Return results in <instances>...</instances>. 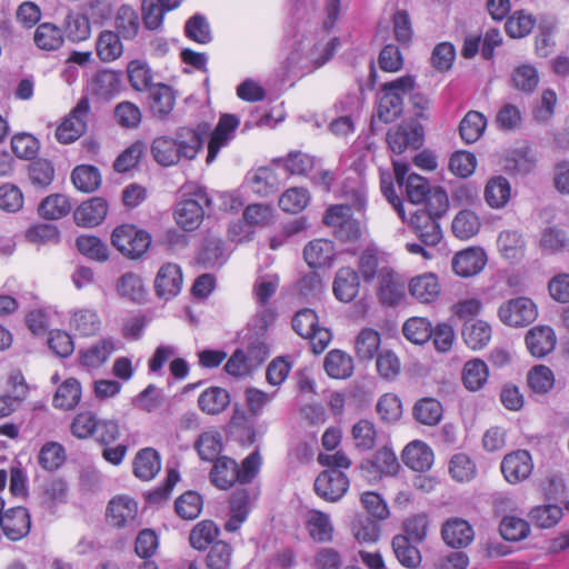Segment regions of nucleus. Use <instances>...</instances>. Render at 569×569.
<instances>
[{"label":"nucleus","mask_w":569,"mask_h":569,"mask_svg":"<svg viewBox=\"0 0 569 569\" xmlns=\"http://www.w3.org/2000/svg\"><path fill=\"white\" fill-rule=\"evenodd\" d=\"M351 433L357 449L367 451L375 447L377 431L371 421L367 419L358 421L353 425Z\"/></svg>","instance_id":"nucleus-63"},{"label":"nucleus","mask_w":569,"mask_h":569,"mask_svg":"<svg viewBox=\"0 0 569 569\" xmlns=\"http://www.w3.org/2000/svg\"><path fill=\"white\" fill-rule=\"evenodd\" d=\"M387 264H381L380 253L377 248H366L359 257V272L366 282L380 278V270Z\"/></svg>","instance_id":"nucleus-50"},{"label":"nucleus","mask_w":569,"mask_h":569,"mask_svg":"<svg viewBox=\"0 0 569 569\" xmlns=\"http://www.w3.org/2000/svg\"><path fill=\"white\" fill-rule=\"evenodd\" d=\"M182 190V198L174 208V220L184 231H193L201 224L204 207H210L211 198L202 187H184Z\"/></svg>","instance_id":"nucleus-3"},{"label":"nucleus","mask_w":569,"mask_h":569,"mask_svg":"<svg viewBox=\"0 0 569 569\" xmlns=\"http://www.w3.org/2000/svg\"><path fill=\"white\" fill-rule=\"evenodd\" d=\"M223 242L214 237L204 239L197 261L204 269L219 268L226 262Z\"/></svg>","instance_id":"nucleus-35"},{"label":"nucleus","mask_w":569,"mask_h":569,"mask_svg":"<svg viewBox=\"0 0 569 569\" xmlns=\"http://www.w3.org/2000/svg\"><path fill=\"white\" fill-rule=\"evenodd\" d=\"M488 367L481 359H472L466 362L462 370V382L470 391L480 390L488 379Z\"/></svg>","instance_id":"nucleus-42"},{"label":"nucleus","mask_w":569,"mask_h":569,"mask_svg":"<svg viewBox=\"0 0 569 569\" xmlns=\"http://www.w3.org/2000/svg\"><path fill=\"white\" fill-rule=\"evenodd\" d=\"M0 529L9 540H21L31 529L29 511L24 507H13L6 510L4 518L0 519Z\"/></svg>","instance_id":"nucleus-13"},{"label":"nucleus","mask_w":569,"mask_h":569,"mask_svg":"<svg viewBox=\"0 0 569 569\" xmlns=\"http://www.w3.org/2000/svg\"><path fill=\"white\" fill-rule=\"evenodd\" d=\"M176 103L173 89L164 83H156L149 90V107L152 116L159 120H166Z\"/></svg>","instance_id":"nucleus-21"},{"label":"nucleus","mask_w":569,"mask_h":569,"mask_svg":"<svg viewBox=\"0 0 569 569\" xmlns=\"http://www.w3.org/2000/svg\"><path fill=\"white\" fill-rule=\"evenodd\" d=\"M219 533L218 526L211 520L198 522L190 532V545L198 550H204L213 542Z\"/></svg>","instance_id":"nucleus-54"},{"label":"nucleus","mask_w":569,"mask_h":569,"mask_svg":"<svg viewBox=\"0 0 569 569\" xmlns=\"http://www.w3.org/2000/svg\"><path fill=\"white\" fill-rule=\"evenodd\" d=\"M487 127L486 117L478 111H469L460 122L459 132L463 141L473 143L478 141Z\"/></svg>","instance_id":"nucleus-44"},{"label":"nucleus","mask_w":569,"mask_h":569,"mask_svg":"<svg viewBox=\"0 0 569 569\" xmlns=\"http://www.w3.org/2000/svg\"><path fill=\"white\" fill-rule=\"evenodd\" d=\"M161 469V458L153 448L140 449L133 459V475L142 481L153 479Z\"/></svg>","instance_id":"nucleus-26"},{"label":"nucleus","mask_w":569,"mask_h":569,"mask_svg":"<svg viewBox=\"0 0 569 569\" xmlns=\"http://www.w3.org/2000/svg\"><path fill=\"white\" fill-rule=\"evenodd\" d=\"M309 536L316 542L326 543L333 540L335 527L330 516L320 510H311L306 520Z\"/></svg>","instance_id":"nucleus-27"},{"label":"nucleus","mask_w":569,"mask_h":569,"mask_svg":"<svg viewBox=\"0 0 569 569\" xmlns=\"http://www.w3.org/2000/svg\"><path fill=\"white\" fill-rule=\"evenodd\" d=\"M498 316L509 327H525L536 320L537 308L531 299L519 297L501 305Z\"/></svg>","instance_id":"nucleus-10"},{"label":"nucleus","mask_w":569,"mask_h":569,"mask_svg":"<svg viewBox=\"0 0 569 569\" xmlns=\"http://www.w3.org/2000/svg\"><path fill=\"white\" fill-rule=\"evenodd\" d=\"M360 288L359 273L349 267L340 268L335 277L333 293L342 302H351Z\"/></svg>","instance_id":"nucleus-25"},{"label":"nucleus","mask_w":569,"mask_h":569,"mask_svg":"<svg viewBox=\"0 0 569 569\" xmlns=\"http://www.w3.org/2000/svg\"><path fill=\"white\" fill-rule=\"evenodd\" d=\"M128 79L136 91H149L152 83L153 73L149 64L143 60H132L127 67Z\"/></svg>","instance_id":"nucleus-41"},{"label":"nucleus","mask_w":569,"mask_h":569,"mask_svg":"<svg viewBox=\"0 0 569 569\" xmlns=\"http://www.w3.org/2000/svg\"><path fill=\"white\" fill-rule=\"evenodd\" d=\"M182 286V271L176 263H164L154 279V290L159 298L170 300L176 297Z\"/></svg>","instance_id":"nucleus-14"},{"label":"nucleus","mask_w":569,"mask_h":569,"mask_svg":"<svg viewBox=\"0 0 569 569\" xmlns=\"http://www.w3.org/2000/svg\"><path fill=\"white\" fill-rule=\"evenodd\" d=\"M403 336L416 345H422L432 337V326L427 318L413 317L402 327Z\"/></svg>","instance_id":"nucleus-51"},{"label":"nucleus","mask_w":569,"mask_h":569,"mask_svg":"<svg viewBox=\"0 0 569 569\" xmlns=\"http://www.w3.org/2000/svg\"><path fill=\"white\" fill-rule=\"evenodd\" d=\"M391 545L396 558L403 567L413 569L421 563V553L413 540L397 535L392 538Z\"/></svg>","instance_id":"nucleus-36"},{"label":"nucleus","mask_w":569,"mask_h":569,"mask_svg":"<svg viewBox=\"0 0 569 569\" xmlns=\"http://www.w3.org/2000/svg\"><path fill=\"white\" fill-rule=\"evenodd\" d=\"M74 187L83 192H93L101 184V174L94 166H77L71 172Z\"/></svg>","instance_id":"nucleus-46"},{"label":"nucleus","mask_w":569,"mask_h":569,"mask_svg":"<svg viewBox=\"0 0 569 569\" xmlns=\"http://www.w3.org/2000/svg\"><path fill=\"white\" fill-rule=\"evenodd\" d=\"M66 460V450L62 445L49 441L40 449L38 461L39 465L49 471L57 470Z\"/></svg>","instance_id":"nucleus-57"},{"label":"nucleus","mask_w":569,"mask_h":569,"mask_svg":"<svg viewBox=\"0 0 569 569\" xmlns=\"http://www.w3.org/2000/svg\"><path fill=\"white\" fill-rule=\"evenodd\" d=\"M111 243L124 257L138 259L149 249L151 236L133 224H121L112 231Z\"/></svg>","instance_id":"nucleus-5"},{"label":"nucleus","mask_w":569,"mask_h":569,"mask_svg":"<svg viewBox=\"0 0 569 569\" xmlns=\"http://www.w3.org/2000/svg\"><path fill=\"white\" fill-rule=\"evenodd\" d=\"M479 218L470 210L460 211L452 221V232L461 240H468L478 233Z\"/></svg>","instance_id":"nucleus-55"},{"label":"nucleus","mask_w":569,"mask_h":569,"mask_svg":"<svg viewBox=\"0 0 569 569\" xmlns=\"http://www.w3.org/2000/svg\"><path fill=\"white\" fill-rule=\"evenodd\" d=\"M292 329L302 338L309 339L312 350L321 353L331 341V332L319 326L315 310L305 308L297 311L292 318Z\"/></svg>","instance_id":"nucleus-6"},{"label":"nucleus","mask_w":569,"mask_h":569,"mask_svg":"<svg viewBox=\"0 0 569 569\" xmlns=\"http://www.w3.org/2000/svg\"><path fill=\"white\" fill-rule=\"evenodd\" d=\"M441 536L449 547L460 549L472 542L475 532L467 520L450 518L442 525Z\"/></svg>","instance_id":"nucleus-18"},{"label":"nucleus","mask_w":569,"mask_h":569,"mask_svg":"<svg viewBox=\"0 0 569 569\" xmlns=\"http://www.w3.org/2000/svg\"><path fill=\"white\" fill-rule=\"evenodd\" d=\"M114 26L117 29V33H119L123 39L131 40L133 39L139 30V17L136 10L127 4L121 6L118 9Z\"/></svg>","instance_id":"nucleus-48"},{"label":"nucleus","mask_w":569,"mask_h":569,"mask_svg":"<svg viewBox=\"0 0 569 569\" xmlns=\"http://www.w3.org/2000/svg\"><path fill=\"white\" fill-rule=\"evenodd\" d=\"M239 126V119L234 114H222L214 130L210 133L208 143L207 163L210 164L217 158L220 149L228 144L233 131Z\"/></svg>","instance_id":"nucleus-17"},{"label":"nucleus","mask_w":569,"mask_h":569,"mask_svg":"<svg viewBox=\"0 0 569 569\" xmlns=\"http://www.w3.org/2000/svg\"><path fill=\"white\" fill-rule=\"evenodd\" d=\"M532 468V459L527 450L513 451L507 455L501 462V471L510 483H517L527 479Z\"/></svg>","instance_id":"nucleus-15"},{"label":"nucleus","mask_w":569,"mask_h":569,"mask_svg":"<svg viewBox=\"0 0 569 569\" xmlns=\"http://www.w3.org/2000/svg\"><path fill=\"white\" fill-rule=\"evenodd\" d=\"M511 196L509 181L501 176L491 178L485 188V199L487 203L495 209L507 204Z\"/></svg>","instance_id":"nucleus-39"},{"label":"nucleus","mask_w":569,"mask_h":569,"mask_svg":"<svg viewBox=\"0 0 569 569\" xmlns=\"http://www.w3.org/2000/svg\"><path fill=\"white\" fill-rule=\"evenodd\" d=\"M233 549L224 541L214 542L206 557V565L209 569H230Z\"/></svg>","instance_id":"nucleus-60"},{"label":"nucleus","mask_w":569,"mask_h":569,"mask_svg":"<svg viewBox=\"0 0 569 569\" xmlns=\"http://www.w3.org/2000/svg\"><path fill=\"white\" fill-rule=\"evenodd\" d=\"M501 537L508 541H520L528 537L530 532L529 523L518 517L507 516L499 526Z\"/></svg>","instance_id":"nucleus-62"},{"label":"nucleus","mask_w":569,"mask_h":569,"mask_svg":"<svg viewBox=\"0 0 569 569\" xmlns=\"http://www.w3.org/2000/svg\"><path fill=\"white\" fill-rule=\"evenodd\" d=\"M443 415V408L439 400L431 397H425L416 401L412 407V416L421 425L437 426Z\"/></svg>","instance_id":"nucleus-30"},{"label":"nucleus","mask_w":569,"mask_h":569,"mask_svg":"<svg viewBox=\"0 0 569 569\" xmlns=\"http://www.w3.org/2000/svg\"><path fill=\"white\" fill-rule=\"evenodd\" d=\"M487 262V256L480 248H469L455 254L452 259L453 271L461 277H471L479 273Z\"/></svg>","instance_id":"nucleus-20"},{"label":"nucleus","mask_w":569,"mask_h":569,"mask_svg":"<svg viewBox=\"0 0 569 569\" xmlns=\"http://www.w3.org/2000/svg\"><path fill=\"white\" fill-rule=\"evenodd\" d=\"M415 87L412 76H403L382 84L377 103V117L385 123L397 120L403 111V97Z\"/></svg>","instance_id":"nucleus-4"},{"label":"nucleus","mask_w":569,"mask_h":569,"mask_svg":"<svg viewBox=\"0 0 569 569\" xmlns=\"http://www.w3.org/2000/svg\"><path fill=\"white\" fill-rule=\"evenodd\" d=\"M325 31L309 21H301V10L297 9L295 22L289 27L284 39L288 69L311 72L329 61L340 46L338 38L323 43Z\"/></svg>","instance_id":"nucleus-1"},{"label":"nucleus","mask_w":569,"mask_h":569,"mask_svg":"<svg viewBox=\"0 0 569 569\" xmlns=\"http://www.w3.org/2000/svg\"><path fill=\"white\" fill-rule=\"evenodd\" d=\"M380 333L372 328L362 329L356 338L355 350L361 361L373 359L380 347Z\"/></svg>","instance_id":"nucleus-45"},{"label":"nucleus","mask_w":569,"mask_h":569,"mask_svg":"<svg viewBox=\"0 0 569 569\" xmlns=\"http://www.w3.org/2000/svg\"><path fill=\"white\" fill-rule=\"evenodd\" d=\"M76 246L79 252L89 259L102 262L109 258L107 244L96 236L81 234L76 239Z\"/></svg>","instance_id":"nucleus-53"},{"label":"nucleus","mask_w":569,"mask_h":569,"mask_svg":"<svg viewBox=\"0 0 569 569\" xmlns=\"http://www.w3.org/2000/svg\"><path fill=\"white\" fill-rule=\"evenodd\" d=\"M402 460L415 471H426L433 463V452L426 443L415 441L405 448Z\"/></svg>","instance_id":"nucleus-28"},{"label":"nucleus","mask_w":569,"mask_h":569,"mask_svg":"<svg viewBox=\"0 0 569 569\" xmlns=\"http://www.w3.org/2000/svg\"><path fill=\"white\" fill-rule=\"evenodd\" d=\"M71 203L67 196L56 193L44 198L39 204V214L48 220H58L71 211Z\"/></svg>","instance_id":"nucleus-43"},{"label":"nucleus","mask_w":569,"mask_h":569,"mask_svg":"<svg viewBox=\"0 0 569 569\" xmlns=\"http://www.w3.org/2000/svg\"><path fill=\"white\" fill-rule=\"evenodd\" d=\"M350 486L349 478L341 470L326 469L315 480V492L328 502H338L347 493Z\"/></svg>","instance_id":"nucleus-9"},{"label":"nucleus","mask_w":569,"mask_h":569,"mask_svg":"<svg viewBox=\"0 0 569 569\" xmlns=\"http://www.w3.org/2000/svg\"><path fill=\"white\" fill-rule=\"evenodd\" d=\"M90 113V101L82 97L56 130L59 142L68 144L79 139L86 131Z\"/></svg>","instance_id":"nucleus-7"},{"label":"nucleus","mask_w":569,"mask_h":569,"mask_svg":"<svg viewBox=\"0 0 569 569\" xmlns=\"http://www.w3.org/2000/svg\"><path fill=\"white\" fill-rule=\"evenodd\" d=\"M491 327L482 320L469 319L462 328V338L466 345L473 349H482L491 339Z\"/></svg>","instance_id":"nucleus-33"},{"label":"nucleus","mask_w":569,"mask_h":569,"mask_svg":"<svg viewBox=\"0 0 569 569\" xmlns=\"http://www.w3.org/2000/svg\"><path fill=\"white\" fill-rule=\"evenodd\" d=\"M323 367L329 377L347 379L353 372V360L347 352L333 349L327 353Z\"/></svg>","instance_id":"nucleus-34"},{"label":"nucleus","mask_w":569,"mask_h":569,"mask_svg":"<svg viewBox=\"0 0 569 569\" xmlns=\"http://www.w3.org/2000/svg\"><path fill=\"white\" fill-rule=\"evenodd\" d=\"M117 291L121 297L134 302L143 301L146 296L142 279L133 272H127L119 278Z\"/></svg>","instance_id":"nucleus-52"},{"label":"nucleus","mask_w":569,"mask_h":569,"mask_svg":"<svg viewBox=\"0 0 569 569\" xmlns=\"http://www.w3.org/2000/svg\"><path fill=\"white\" fill-rule=\"evenodd\" d=\"M81 399V386L76 378H68L57 389L52 403L63 410L73 409Z\"/></svg>","instance_id":"nucleus-38"},{"label":"nucleus","mask_w":569,"mask_h":569,"mask_svg":"<svg viewBox=\"0 0 569 569\" xmlns=\"http://www.w3.org/2000/svg\"><path fill=\"white\" fill-rule=\"evenodd\" d=\"M230 403L229 392L220 387H210L202 391L198 398V406L207 415H219Z\"/></svg>","instance_id":"nucleus-31"},{"label":"nucleus","mask_w":569,"mask_h":569,"mask_svg":"<svg viewBox=\"0 0 569 569\" xmlns=\"http://www.w3.org/2000/svg\"><path fill=\"white\" fill-rule=\"evenodd\" d=\"M405 280L390 267L380 270L377 296L382 306L396 307L405 298Z\"/></svg>","instance_id":"nucleus-11"},{"label":"nucleus","mask_w":569,"mask_h":569,"mask_svg":"<svg viewBox=\"0 0 569 569\" xmlns=\"http://www.w3.org/2000/svg\"><path fill=\"white\" fill-rule=\"evenodd\" d=\"M303 256L311 268L330 264L335 257L333 242L327 239L312 240L305 247Z\"/></svg>","instance_id":"nucleus-29"},{"label":"nucleus","mask_w":569,"mask_h":569,"mask_svg":"<svg viewBox=\"0 0 569 569\" xmlns=\"http://www.w3.org/2000/svg\"><path fill=\"white\" fill-rule=\"evenodd\" d=\"M556 342V333L548 326L533 327L526 335L527 348L536 358H542L550 353L555 349Z\"/></svg>","instance_id":"nucleus-22"},{"label":"nucleus","mask_w":569,"mask_h":569,"mask_svg":"<svg viewBox=\"0 0 569 569\" xmlns=\"http://www.w3.org/2000/svg\"><path fill=\"white\" fill-rule=\"evenodd\" d=\"M120 37L119 33L109 30L100 33L97 41V54L102 61L110 62L122 54L123 47Z\"/></svg>","instance_id":"nucleus-47"},{"label":"nucleus","mask_w":569,"mask_h":569,"mask_svg":"<svg viewBox=\"0 0 569 569\" xmlns=\"http://www.w3.org/2000/svg\"><path fill=\"white\" fill-rule=\"evenodd\" d=\"M91 27L87 16L69 13L66 18V36L72 42H80L90 37Z\"/></svg>","instance_id":"nucleus-61"},{"label":"nucleus","mask_w":569,"mask_h":569,"mask_svg":"<svg viewBox=\"0 0 569 569\" xmlns=\"http://www.w3.org/2000/svg\"><path fill=\"white\" fill-rule=\"evenodd\" d=\"M409 293L421 303H431L440 295L438 277L432 272H426L413 277L408 284Z\"/></svg>","instance_id":"nucleus-23"},{"label":"nucleus","mask_w":569,"mask_h":569,"mask_svg":"<svg viewBox=\"0 0 569 569\" xmlns=\"http://www.w3.org/2000/svg\"><path fill=\"white\" fill-rule=\"evenodd\" d=\"M34 44L43 51L58 50L64 41L62 30L51 22L40 23L33 34Z\"/></svg>","instance_id":"nucleus-37"},{"label":"nucleus","mask_w":569,"mask_h":569,"mask_svg":"<svg viewBox=\"0 0 569 569\" xmlns=\"http://www.w3.org/2000/svg\"><path fill=\"white\" fill-rule=\"evenodd\" d=\"M108 213V203L101 197H93L82 202L73 212V219L78 226H99Z\"/></svg>","instance_id":"nucleus-19"},{"label":"nucleus","mask_w":569,"mask_h":569,"mask_svg":"<svg viewBox=\"0 0 569 569\" xmlns=\"http://www.w3.org/2000/svg\"><path fill=\"white\" fill-rule=\"evenodd\" d=\"M210 133V124L199 123L196 128L181 127L176 131L174 140L181 158L193 160L201 150L204 139Z\"/></svg>","instance_id":"nucleus-12"},{"label":"nucleus","mask_w":569,"mask_h":569,"mask_svg":"<svg viewBox=\"0 0 569 569\" xmlns=\"http://www.w3.org/2000/svg\"><path fill=\"white\" fill-rule=\"evenodd\" d=\"M150 149L154 161L163 167L173 166L182 159L177 141L168 136L157 137L152 141Z\"/></svg>","instance_id":"nucleus-32"},{"label":"nucleus","mask_w":569,"mask_h":569,"mask_svg":"<svg viewBox=\"0 0 569 569\" xmlns=\"http://www.w3.org/2000/svg\"><path fill=\"white\" fill-rule=\"evenodd\" d=\"M399 468V463L393 451L387 447L378 450L372 460L361 465V469L376 475H392Z\"/></svg>","instance_id":"nucleus-40"},{"label":"nucleus","mask_w":569,"mask_h":569,"mask_svg":"<svg viewBox=\"0 0 569 569\" xmlns=\"http://www.w3.org/2000/svg\"><path fill=\"white\" fill-rule=\"evenodd\" d=\"M249 184L254 193L262 197L270 196L278 190L276 174L267 167L257 169L249 179Z\"/></svg>","instance_id":"nucleus-56"},{"label":"nucleus","mask_w":569,"mask_h":569,"mask_svg":"<svg viewBox=\"0 0 569 569\" xmlns=\"http://www.w3.org/2000/svg\"><path fill=\"white\" fill-rule=\"evenodd\" d=\"M423 141V128L417 122L400 123L387 133L388 146L397 154L403 153L407 149L418 150Z\"/></svg>","instance_id":"nucleus-8"},{"label":"nucleus","mask_w":569,"mask_h":569,"mask_svg":"<svg viewBox=\"0 0 569 569\" xmlns=\"http://www.w3.org/2000/svg\"><path fill=\"white\" fill-rule=\"evenodd\" d=\"M194 448L202 460L216 461L222 450L221 435L218 431L202 432L194 442Z\"/></svg>","instance_id":"nucleus-49"},{"label":"nucleus","mask_w":569,"mask_h":569,"mask_svg":"<svg viewBox=\"0 0 569 569\" xmlns=\"http://www.w3.org/2000/svg\"><path fill=\"white\" fill-rule=\"evenodd\" d=\"M28 176L34 187L47 188L54 178L53 164L47 159H37L29 163Z\"/></svg>","instance_id":"nucleus-59"},{"label":"nucleus","mask_w":569,"mask_h":569,"mask_svg":"<svg viewBox=\"0 0 569 569\" xmlns=\"http://www.w3.org/2000/svg\"><path fill=\"white\" fill-rule=\"evenodd\" d=\"M209 478L218 489L227 490L231 488L239 479L237 461L226 456L219 457L213 461Z\"/></svg>","instance_id":"nucleus-24"},{"label":"nucleus","mask_w":569,"mask_h":569,"mask_svg":"<svg viewBox=\"0 0 569 569\" xmlns=\"http://www.w3.org/2000/svg\"><path fill=\"white\" fill-rule=\"evenodd\" d=\"M138 516V503L129 496H118L110 500L107 517L117 528L132 526Z\"/></svg>","instance_id":"nucleus-16"},{"label":"nucleus","mask_w":569,"mask_h":569,"mask_svg":"<svg viewBox=\"0 0 569 569\" xmlns=\"http://www.w3.org/2000/svg\"><path fill=\"white\" fill-rule=\"evenodd\" d=\"M341 197L346 199V203L329 207L323 216V222L333 229L351 219L352 209L358 212L366 209V183L359 176L346 178L341 187Z\"/></svg>","instance_id":"nucleus-2"},{"label":"nucleus","mask_w":569,"mask_h":569,"mask_svg":"<svg viewBox=\"0 0 569 569\" xmlns=\"http://www.w3.org/2000/svg\"><path fill=\"white\" fill-rule=\"evenodd\" d=\"M120 77L113 70H101L92 79V91L94 94L107 98L118 91Z\"/></svg>","instance_id":"nucleus-64"},{"label":"nucleus","mask_w":569,"mask_h":569,"mask_svg":"<svg viewBox=\"0 0 569 569\" xmlns=\"http://www.w3.org/2000/svg\"><path fill=\"white\" fill-rule=\"evenodd\" d=\"M274 163L281 164L290 174H306L313 168V158L301 151H291L284 158H277Z\"/></svg>","instance_id":"nucleus-58"}]
</instances>
